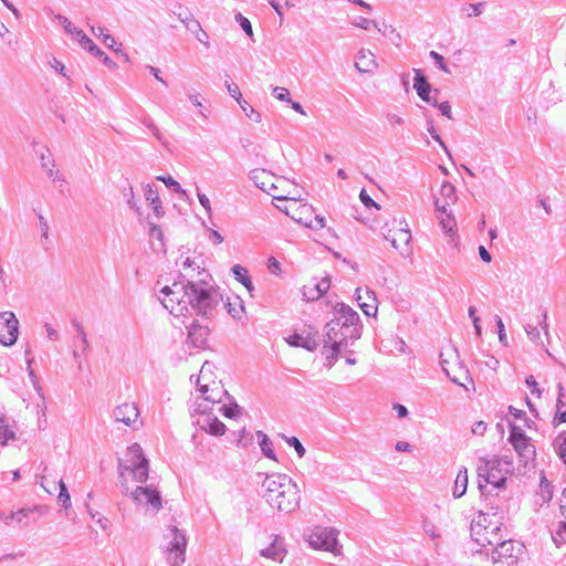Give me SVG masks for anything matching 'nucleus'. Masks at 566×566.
I'll use <instances>...</instances> for the list:
<instances>
[{
  "mask_svg": "<svg viewBox=\"0 0 566 566\" xmlns=\"http://www.w3.org/2000/svg\"><path fill=\"white\" fill-rule=\"evenodd\" d=\"M197 275L201 277L195 280L192 273L181 274V280L175 281L171 285H165L160 290L161 296L158 298L174 316H185L191 308L198 315L209 318L223 303L218 289L206 281L209 274L206 271H198Z\"/></svg>",
  "mask_w": 566,
  "mask_h": 566,
  "instance_id": "1",
  "label": "nucleus"
},
{
  "mask_svg": "<svg viewBox=\"0 0 566 566\" xmlns=\"http://www.w3.org/2000/svg\"><path fill=\"white\" fill-rule=\"evenodd\" d=\"M513 472L512 457L506 454L492 458L482 457L478 461V488L484 497L486 510L492 511L494 516L500 513V492L505 490L506 481Z\"/></svg>",
  "mask_w": 566,
  "mask_h": 566,
  "instance_id": "2",
  "label": "nucleus"
},
{
  "mask_svg": "<svg viewBox=\"0 0 566 566\" xmlns=\"http://www.w3.org/2000/svg\"><path fill=\"white\" fill-rule=\"evenodd\" d=\"M335 317L325 325L324 343L335 344L348 352V346L361 336V324L357 312L345 303H337L334 307ZM352 354L353 352L349 350Z\"/></svg>",
  "mask_w": 566,
  "mask_h": 566,
  "instance_id": "3",
  "label": "nucleus"
},
{
  "mask_svg": "<svg viewBox=\"0 0 566 566\" xmlns=\"http://www.w3.org/2000/svg\"><path fill=\"white\" fill-rule=\"evenodd\" d=\"M261 488L263 497L272 507L285 513L298 507L300 490L289 475L269 474L264 478Z\"/></svg>",
  "mask_w": 566,
  "mask_h": 566,
  "instance_id": "4",
  "label": "nucleus"
},
{
  "mask_svg": "<svg viewBox=\"0 0 566 566\" xmlns=\"http://www.w3.org/2000/svg\"><path fill=\"white\" fill-rule=\"evenodd\" d=\"M480 525L473 528V541L482 548L491 546V560L493 564H505L507 566H523L525 548L522 544L512 539H503L494 535V541L489 539L483 533Z\"/></svg>",
  "mask_w": 566,
  "mask_h": 566,
  "instance_id": "5",
  "label": "nucleus"
},
{
  "mask_svg": "<svg viewBox=\"0 0 566 566\" xmlns=\"http://www.w3.org/2000/svg\"><path fill=\"white\" fill-rule=\"evenodd\" d=\"M148 460L143 454V449L138 443H133L127 448L126 459L118 460V480L122 492L127 495L129 491L128 476L137 483H144L148 479Z\"/></svg>",
  "mask_w": 566,
  "mask_h": 566,
  "instance_id": "6",
  "label": "nucleus"
},
{
  "mask_svg": "<svg viewBox=\"0 0 566 566\" xmlns=\"http://www.w3.org/2000/svg\"><path fill=\"white\" fill-rule=\"evenodd\" d=\"M253 184L262 191L270 195L273 199L280 201L290 200V191L286 189L291 185L287 179L275 176L266 169H253L249 175Z\"/></svg>",
  "mask_w": 566,
  "mask_h": 566,
  "instance_id": "7",
  "label": "nucleus"
},
{
  "mask_svg": "<svg viewBox=\"0 0 566 566\" xmlns=\"http://www.w3.org/2000/svg\"><path fill=\"white\" fill-rule=\"evenodd\" d=\"M337 535V530L317 525L307 534V542L315 549H324L334 555H340L342 545L338 544Z\"/></svg>",
  "mask_w": 566,
  "mask_h": 566,
  "instance_id": "8",
  "label": "nucleus"
},
{
  "mask_svg": "<svg viewBox=\"0 0 566 566\" xmlns=\"http://www.w3.org/2000/svg\"><path fill=\"white\" fill-rule=\"evenodd\" d=\"M504 511L502 509V505H500V513L494 516L492 514V511L488 510V512L480 511L476 518H474L471 523V537L473 538V528L475 525H480V527L483 530L480 533H483L484 536H486L489 539L494 541V534H496V537H501V541H503L504 536L502 534V522Z\"/></svg>",
  "mask_w": 566,
  "mask_h": 566,
  "instance_id": "9",
  "label": "nucleus"
},
{
  "mask_svg": "<svg viewBox=\"0 0 566 566\" xmlns=\"http://www.w3.org/2000/svg\"><path fill=\"white\" fill-rule=\"evenodd\" d=\"M166 537L169 539L167 556L168 563L171 566H181L185 562L187 546V538L185 534L176 526H171L169 527Z\"/></svg>",
  "mask_w": 566,
  "mask_h": 566,
  "instance_id": "10",
  "label": "nucleus"
},
{
  "mask_svg": "<svg viewBox=\"0 0 566 566\" xmlns=\"http://www.w3.org/2000/svg\"><path fill=\"white\" fill-rule=\"evenodd\" d=\"M127 494L137 505L146 506L153 514H156L163 507L160 493L151 485L137 486L133 491L129 490Z\"/></svg>",
  "mask_w": 566,
  "mask_h": 566,
  "instance_id": "11",
  "label": "nucleus"
},
{
  "mask_svg": "<svg viewBox=\"0 0 566 566\" xmlns=\"http://www.w3.org/2000/svg\"><path fill=\"white\" fill-rule=\"evenodd\" d=\"M381 234L387 240L390 241L392 248L399 250L400 254L406 256L411 252V248L409 245L411 240L410 230L407 228H399L395 231L388 229L387 224L381 228Z\"/></svg>",
  "mask_w": 566,
  "mask_h": 566,
  "instance_id": "12",
  "label": "nucleus"
},
{
  "mask_svg": "<svg viewBox=\"0 0 566 566\" xmlns=\"http://www.w3.org/2000/svg\"><path fill=\"white\" fill-rule=\"evenodd\" d=\"M209 406L207 403H199L195 411L201 416L197 420V424L201 430L212 434L222 436L226 432V426L217 417L208 413Z\"/></svg>",
  "mask_w": 566,
  "mask_h": 566,
  "instance_id": "13",
  "label": "nucleus"
},
{
  "mask_svg": "<svg viewBox=\"0 0 566 566\" xmlns=\"http://www.w3.org/2000/svg\"><path fill=\"white\" fill-rule=\"evenodd\" d=\"M509 441L521 458L531 459L535 454V448L525 432L515 424L510 427Z\"/></svg>",
  "mask_w": 566,
  "mask_h": 566,
  "instance_id": "14",
  "label": "nucleus"
},
{
  "mask_svg": "<svg viewBox=\"0 0 566 566\" xmlns=\"http://www.w3.org/2000/svg\"><path fill=\"white\" fill-rule=\"evenodd\" d=\"M440 364H441L443 371L446 373V375L450 378V380L452 382L464 387L467 390H470L468 388V386L463 382V380L469 381L472 385V389L474 390L473 379L470 375L469 369L462 361H459L457 364V366H454L453 368H450L448 360L444 359L443 354H441Z\"/></svg>",
  "mask_w": 566,
  "mask_h": 566,
  "instance_id": "15",
  "label": "nucleus"
},
{
  "mask_svg": "<svg viewBox=\"0 0 566 566\" xmlns=\"http://www.w3.org/2000/svg\"><path fill=\"white\" fill-rule=\"evenodd\" d=\"M113 417L116 422H123L133 429L138 428L139 410L135 403L125 402L117 406L113 411Z\"/></svg>",
  "mask_w": 566,
  "mask_h": 566,
  "instance_id": "16",
  "label": "nucleus"
},
{
  "mask_svg": "<svg viewBox=\"0 0 566 566\" xmlns=\"http://www.w3.org/2000/svg\"><path fill=\"white\" fill-rule=\"evenodd\" d=\"M0 324H2L7 331V335L0 334V343L4 346H11L18 339L19 321L14 313L9 311L0 313Z\"/></svg>",
  "mask_w": 566,
  "mask_h": 566,
  "instance_id": "17",
  "label": "nucleus"
},
{
  "mask_svg": "<svg viewBox=\"0 0 566 566\" xmlns=\"http://www.w3.org/2000/svg\"><path fill=\"white\" fill-rule=\"evenodd\" d=\"M331 287L328 277L321 280L313 279L308 284L303 286V298L307 302H313L322 297Z\"/></svg>",
  "mask_w": 566,
  "mask_h": 566,
  "instance_id": "18",
  "label": "nucleus"
},
{
  "mask_svg": "<svg viewBox=\"0 0 566 566\" xmlns=\"http://www.w3.org/2000/svg\"><path fill=\"white\" fill-rule=\"evenodd\" d=\"M356 301L367 316H375L377 313V298L375 292L369 289L357 287L355 291Z\"/></svg>",
  "mask_w": 566,
  "mask_h": 566,
  "instance_id": "19",
  "label": "nucleus"
},
{
  "mask_svg": "<svg viewBox=\"0 0 566 566\" xmlns=\"http://www.w3.org/2000/svg\"><path fill=\"white\" fill-rule=\"evenodd\" d=\"M458 196L455 187L449 182H442L439 191V197L436 199V208L438 212H447L448 207L457 202Z\"/></svg>",
  "mask_w": 566,
  "mask_h": 566,
  "instance_id": "20",
  "label": "nucleus"
},
{
  "mask_svg": "<svg viewBox=\"0 0 566 566\" xmlns=\"http://www.w3.org/2000/svg\"><path fill=\"white\" fill-rule=\"evenodd\" d=\"M271 537L272 541L270 545L260 549V555L264 558L282 563L287 553L284 539L279 535H272Z\"/></svg>",
  "mask_w": 566,
  "mask_h": 566,
  "instance_id": "21",
  "label": "nucleus"
},
{
  "mask_svg": "<svg viewBox=\"0 0 566 566\" xmlns=\"http://www.w3.org/2000/svg\"><path fill=\"white\" fill-rule=\"evenodd\" d=\"M210 331L208 326L191 323L188 327V339L196 348H205L208 344Z\"/></svg>",
  "mask_w": 566,
  "mask_h": 566,
  "instance_id": "22",
  "label": "nucleus"
},
{
  "mask_svg": "<svg viewBox=\"0 0 566 566\" xmlns=\"http://www.w3.org/2000/svg\"><path fill=\"white\" fill-rule=\"evenodd\" d=\"M355 67L360 73H371L377 67L375 55L369 51L361 49L356 54Z\"/></svg>",
  "mask_w": 566,
  "mask_h": 566,
  "instance_id": "23",
  "label": "nucleus"
},
{
  "mask_svg": "<svg viewBox=\"0 0 566 566\" xmlns=\"http://www.w3.org/2000/svg\"><path fill=\"white\" fill-rule=\"evenodd\" d=\"M41 167L46 171V175L52 181H64V178L57 170H55V160L50 156V151L46 147H42L39 151Z\"/></svg>",
  "mask_w": 566,
  "mask_h": 566,
  "instance_id": "24",
  "label": "nucleus"
},
{
  "mask_svg": "<svg viewBox=\"0 0 566 566\" xmlns=\"http://www.w3.org/2000/svg\"><path fill=\"white\" fill-rule=\"evenodd\" d=\"M72 325L76 331V338L78 340V344H75L74 346L73 357L74 359H78L81 356H85L87 354L90 349V344L83 325L77 321H73Z\"/></svg>",
  "mask_w": 566,
  "mask_h": 566,
  "instance_id": "25",
  "label": "nucleus"
},
{
  "mask_svg": "<svg viewBox=\"0 0 566 566\" xmlns=\"http://www.w3.org/2000/svg\"><path fill=\"white\" fill-rule=\"evenodd\" d=\"M415 71V78H413V87L418 94V96L427 102H431V85L428 83L426 76L421 73L420 70H413Z\"/></svg>",
  "mask_w": 566,
  "mask_h": 566,
  "instance_id": "26",
  "label": "nucleus"
},
{
  "mask_svg": "<svg viewBox=\"0 0 566 566\" xmlns=\"http://www.w3.org/2000/svg\"><path fill=\"white\" fill-rule=\"evenodd\" d=\"M144 195H145L146 201L149 202L155 214L157 217H160L164 212H163V207H161V200L159 198V195H158V191H157V188L155 187V185H150V184L146 185V187L144 189Z\"/></svg>",
  "mask_w": 566,
  "mask_h": 566,
  "instance_id": "27",
  "label": "nucleus"
},
{
  "mask_svg": "<svg viewBox=\"0 0 566 566\" xmlns=\"http://www.w3.org/2000/svg\"><path fill=\"white\" fill-rule=\"evenodd\" d=\"M91 31L92 33L101 39L102 43L108 48V49H112L114 50L116 53H119L120 52V49L119 48H116V40L114 39L113 35H111L107 30L104 28V27H101V25H92L91 27Z\"/></svg>",
  "mask_w": 566,
  "mask_h": 566,
  "instance_id": "28",
  "label": "nucleus"
},
{
  "mask_svg": "<svg viewBox=\"0 0 566 566\" xmlns=\"http://www.w3.org/2000/svg\"><path fill=\"white\" fill-rule=\"evenodd\" d=\"M468 470L465 467H461L458 471L452 492L455 499H459L465 494L468 489Z\"/></svg>",
  "mask_w": 566,
  "mask_h": 566,
  "instance_id": "29",
  "label": "nucleus"
},
{
  "mask_svg": "<svg viewBox=\"0 0 566 566\" xmlns=\"http://www.w3.org/2000/svg\"><path fill=\"white\" fill-rule=\"evenodd\" d=\"M291 207L294 208L291 213V218L296 222H298L297 217L312 218V214L314 213L312 206L300 203L295 199H291Z\"/></svg>",
  "mask_w": 566,
  "mask_h": 566,
  "instance_id": "30",
  "label": "nucleus"
},
{
  "mask_svg": "<svg viewBox=\"0 0 566 566\" xmlns=\"http://www.w3.org/2000/svg\"><path fill=\"white\" fill-rule=\"evenodd\" d=\"M256 436L262 453L269 459L276 460L271 439L262 431H258Z\"/></svg>",
  "mask_w": 566,
  "mask_h": 566,
  "instance_id": "31",
  "label": "nucleus"
},
{
  "mask_svg": "<svg viewBox=\"0 0 566 566\" xmlns=\"http://www.w3.org/2000/svg\"><path fill=\"white\" fill-rule=\"evenodd\" d=\"M235 280H238L239 282H241L249 292H251L253 290V284H252V281L249 276V273H248V270L240 265V264H235L234 266H232L231 269Z\"/></svg>",
  "mask_w": 566,
  "mask_h": 566,
  "instance_id": "32",
  "label": "nucleus"
},
{
  "mask_svg": "<svg viewBox=\"0 0 566 566\" xmlns=\"http://www.w3.org/2000/svg\"><path fill=\"white\" fill-rule=\"evenodd\" d=\"M33 512H40L42 513V507L41 506H32V507H23V509H20L18 510L17 512H12L10 513L9 515H4V520L3 522L9 525L13 520H15L18 523H21V518H20V515H23V516H30V514H32Z\"/></svg>",
  "mask_w": 566,
  "mask_h": 566,
  "instance_id": "33",
  "label": "nucleus"
},
{
  "mask_svg": "<svg viewBox=\"0 0 566 566\" xmlns=\"http://www.w3.org/2000/svg\"><path fill=\"white\" fill-rule=\"evenodd\" d=\"M224 306L228 308V313L234 319H240L242 317V313L244 312V305L239 296H235L232 301L228 298V302L227 304H224Z\"/></svg>",
  "mask_w": 566,
  "mask_h": 566,
  "instance_id": "34",
  "label": "nucleus"
},
{
  "mask_svg": "<svg viewBox=\"0 0 566 566\" xmlns=\"http://www.w3.org/2000/svg\"><path fill=\"white\" fill-rule=\"evenodd\" d=\"M198 389L202 394L203 400L206 402L214 403L220 400V390L217 386L214 388H210V385L208 382H205L198 386Z\"/></svg>",
  "mask_w": 566,
  "mask_h": 566,
  "instance_id": "35",
  "label": "nucleus"
},
{
  "mask_svg": "<svg viewBox=\"0 0 566 566\" xmlns=\"http://www.w3.org/2000/svg\"><path fill=\"white\" fill-rule=\"evenodd\" d=\"M326 350V366L332 367L335 361L338 359L342 353H346L343 347L337 346L335 344H327V347L324 346Z\"/></svg>",
  "mask_w": 566,
  "mask_h": 566,
  "instance_id": "36",
  "label": "nucleus"
},
{
  "mask_svg": "<svg viewBox=\"0 0 566 566\" xmlns=\"http://www.w3.org/2000/svg\"><path fill=\"white\" fill-rule=\"evenodd\" d=\"M439 213H440V216L438 218L440 219V226H441L442 230L446 233L451 234L454 231L455 226H457L451 211L447 210V212H439Z\"/></svg>",
  "mask_w": 566,
  "mask_h": 566,
  "instance_id": "37",
  "label": "nucleus"
},
{
  "mask_svg": "<svg viewBox=\"0 0 566 566\" xmlns=\"http://www.w3.org/2000/svg\"><path fill=\"white\" fill-rule=\"evenodd\" d=\"M297 218H298V223H302L305 227L313 229V230L323 229L325 227V218L322 216H318V214H315V216L312 214V218H303V217H297Z\"/></svg>",
  "mask_w": 566,
  "mask_h": 566,
  "instance_id": "38",
  "label": "nucleus"
},
{
  "mask_svg": "<svg viewBox=\"0 0 566 566\" xmlns=\"http://www.w3.org/2000/svg\"><path fill=\"white\" fill-rule=\"evenodd\" d=\"M56 19L63 25L64 31L70 34L75 41L84 33L81 29L76 28L71 21L64 15H57Z\"/></svg>",
  "mask_w": 566,
  "mask_h": 566,
  "instance_id": "39",
  "label": "nucleus"
},
{
  "mask_svg": "<svg viewBox=\"0 0 566 566\" xmlns=\"http://www.w3.org/2000/svg\"><path fill=\"white\" fill-rule=\"evenodd\" d=\"M13 438L14 432L10 429L7 418L0 413V444H7Z\"/></svg>",
  "mask_w": 566,
  "mask_h": 566,
  "instance_id": "40",
  "label": "nucleus"
},
{
  "mask_svg": "<svg viewBox=\"0 0 566 566\" xmlns=\"http://www.w3.org/2000/svg\"><path fill=\"white\" fill-rule=\"evenodd\" d=\"M157 180L164 182L167 188L171 189L174 192L187 197V192L181 188L180 184L176 181L171 176H157Z\"/></svg>",
  "mask_w": 566,
  "mask_h": 566,
  "instance_id": "41",
  "label": "nucleus"
},
{
  "mask_svg": "<svg viewBox=\"0 0 566 566\" xmlns=\"http://www.w3.org/2000/svg\"><path fill=\"white\" fill-rule=\"evenodd\" d=\"M224 86H226L228 93L230 94V96H232L239 103L242 111H247V107H245L247 101L242 98V94L240 92L239 86L234 83H230L228 80H226Z\"/></svg>",
  "mask_w": 566,
  "mask_h": 566,
  "instance_id": "42",
  "label": "nucleus"
},
{
  "mask_svg": "<svg viewBox=\"0 0 566 566\" xmlns=\"http://www.w3.org/2000/svg\"><path fill=\"white\" fill-rule=\"evenodd\" d=\"M187 97H188V99L191 102V104L193 106L199 108V115L202 118L207 119L208 118V112H207V108L203 107V105H202V102H201L202 97H201L200 93L195 92V91L188 92L187 93Z\"/></svg>",
  "mask_w": 566,
  "mask_h": 566,
  "instance_id": "43",
  "label": "nucleus"
},
{
  "mask_svg": "<svg viewBox=\"0 0 566 566\" xmlns=\"http://www.w3.org/2000/svg\"><path fill=\"white\" fill-rule=\"evenodd\" d=\"M213 365L209 361H205L201 366L200 374L197 377V385L200 386L205 382H210L212 376Z\"/></svg>",
  "mask_w": 566,
  "mask_h": 566,
  "instance_id": "44",
  "label": "nucleus"
},
{
  "mask_svg": "<svg viewBox=\"0 0 566 566\" xmlns=\"http://www.w3.org/2000/svg\"><path fill=\"white\" fill-rule=\"evenodd\" d=\"M484 7H485L484 2L470 3V4L465 6V7H463L461 11L468 18L479 17V15L482 14Z\"/></svg>",
  "mask_w": 566,
  "mask_h": 566,
  "instance_id": "45",
  "label": "nucleus"
},
{
  "mask_svg": "<svg viewBox=\"0 0 566 566\" xmlns=\"http://www.w3.org/2000/svg\"><path fill=\"white\" fill-rule=\"evenodd\" d=\"M181 22L185 24L187 30L195 34L201 31L200 22L196 20L190 12H187V15L185 18H181Z\"/></svg>",
  "mask_w": 566,
  "mask_h": 566,
  "instance_id": "46",
  "label": "nucleus"
},
{
  "mask_svg": "<svg viewBox=\"0 0 566 566\" xmlns=\"http://www.w3.org/2000/svg\"><path fill=\"white\" fill-rule=\"evenodd\" d=\"M282 439L292 448L295 449L298 458H303L305 455V448L301 443V441L296 437H286L285 434H282Z\"/></svg>",
  "mask_w": 566,
  "mask_h": 566,
  "instance_id": "47",
  "label": "nucleus"
},
{
  "mask_svg": "<svg viewBox=\"0 0 566 566\" xmlns=\"http://www.w3.org/2000/svg\"><path fill=\"white\" fill-rule=\"evenodd\" d=\"M59 488H60V493H59L57 499L62 503V506L64 509H69L71 506V496H70V493H69L67 488H66L65 483L63 482V480L59 481Z\"/></svg>",
  "mask_w": 566,
  "mask_h": 566,
  "instance_id": "48",
  "label": "nucleus"
},
{
  "mask_svg": "<svg viewBox=\"0 0 566 566\" xmlns=\"http://www.w3.org/2000/svg\"><path fill=\"white\" fill-rule=\"evenodd\" d=\"M430 57L434 61L436 65L441 70L443 71L444 73L447 74H450L451 71L449 70L446 61H444V57L439 54L438 52L436 51H430L429 53Z\"/></svg>",
  "mask_w": 566,
  "mask_h": 566,
  "instance_id": "49",
  "label": "nucleus"
},
{
  "mask_svg": "<svg viewBox=\"0 0 566 566\" xmlns=\"http://www.w3.org/2000/svg\"><path fill=\"white\" fill-rule=\"evenodd\" d=\"M524 329H525L530 340H532L533 343H536V344L538 342H541V333H539V329H538L537 326H533L531 324H526L524 326Z\"/></svg>",
  "mask_w": 566,
  "mask_h": 566,
  "instance_id": "50",
  "label": "nucleus"
},
{
  "mask_svg": "<svg viewBox=\"0 0 566 566\" xmlns=\"http://www.w3.org/2000/svg\"><path fill=\"white\" fill-rule=\"evenodd\" d=\"M220 411L227 418H235L240 412V407L237 403L220 407Z\"/></svg>",
  "mask_w": 566,
  "mask_h": 566,
  "instance_id": "51",
  "label": "nucleus"
},
{
  "mask_svg": "<svg viewBox=\"0 0 566 566\" xmlns=\"http://www.w3.org/2000/svg\"><path fill=\"white\" fill-rule=\"evenodd\" d=\"M353 23H354V25L361 28L364 30H370L371 28H377V24L375 21L369 20L364 17H358L357 19H355V21Z\"/></svg>",
  "mask_w": 566,
  "mask_h": 566,
  "instance_id": "52",
  "label": "nucleus"
},
{
  "mask_svg": "<svg viewBox=\"0 0 566 566\" xmlns=\"http://www.w3.org/2000/svg\"><path fill=\"white\" fill-rule=\"evenodd\" d=\"M272 93H273L274 97L277 98L279 101L291 102L290 92L285 87L276 86L273 88Z\"/></svg>",
  "mask_w": 566,
  "mask_h": 566,
  "instance_id": "53",
  "label": "nucleus"
},
{
  "mask_svg": "<svg viewBox=\"0 0 566 566\" xmlns=\"http://www.w3.org/2000/svg\"><path fill=\"white\" fill-rule=\"evenodd\" d=\"M237 21L240 23V25H241V28L243 29V31H244L249 36H252L253 31H252L251 22H250L245 17H243L241 13H239V14L237 15Z\"/></svg>",
  "mask_w": 566,
  "mask_h": 566,
  "instance_id": "54",
  "label": "nucleus"
},
{
  "mask_svg": "<svg viewBox=\"0 0 566 566\" xmlns=\"http://www.w3.org/2000/svg\"><path fill=\"white\" fill-rule=\"evenodd\" d=\"M428 132L432 136V138L434 140H437L439 143V145L449 154L446 144L441 139L440 135L437 133V130H436V128H434V126H433L431 120L428 123Z\"/></svg>",
  "mask_w": 566,
  "mask_h": 566,
  "instance_id": "55",
  "label": "nucleus"
},
{
  "mask_svg": "<svg viewBox=\"0 0 566 566\" xmlns=\"http://www.w3.org/2000/svg\"><path fill=\"white\" fill-rule=\"evenodd\" d=\"M496 327H497V334H499V340L501 344L506 345V334L503 321L500 316H496Z\"/></svg>",
  "mask_w": 566,
  "mask_h": 566,
  "instance_id": "56",
  "label": "nucleus"
},
{
  "mask_svg": "<svg viewBox=\"0 0 566 566\" xmlns=\"http://www.w3.org/2000/svg\"><path fill=\"white\" fill-rule=\"evenodd\" d=\"M143 124L153 133V135L158 139V140H161L163 139V135L161 133L159 132L158 127L154 124L153 120L150 119H147V118H144L143 119Z\"/></svg>",
  "mask_w": 566,
  "mask_h": 566,
  "instance_id": "57",
  "label": "nucleus"
},
{
  "mask_svg": "<svg viewBox=\"0 0 566 566\" xmlns=\"http://www.w3.org/2000/svg\"><path fill=\"white\" fill-rule=\"evenodd\" d=\"M359 199L364 203L365 207H376L379 209L380 207L369 197L365 189H363L359 193Z\"/></svg>",
  "mask_w": 566,
  "mask_h": 566,
  "instance_id": "58",
  "label": "nucleus"
},
{
  "mask_svg": "<svg viewBox=\"0 0 566 566\" xmlns=\"http://www.w3.org/2000/svg\"><path fill=\"white\" fill-rule=\"evenodd\" d=\"M77 42L80 43V45L86 50V51H91L93 49V46L95 45V43L85 34L83 33L80 39H77Z\"/></svg>",
  "mask_w": 566,
  "mask_h": 566,
  "instance_id": "59",
  "label": "nucleus"
},
{
  "mask_svg": "<svg viewBox=\"0 0 566 566\" xmlns=\"http://www.w3.org/2000/svg\"><path fill=\"white\" fill-rule=\"evenodd\" d=\"M305 339L306 338H304L303 336H301L298 334H293V335L289 336V338H286V342L291 346L302 347V345H304L303 343L305 342Z\"/></svg>",
  "mask_w": 566,
  "mask_h": 566,
  "instance_id": "60",
  "label": "nucleus"
},
{
  "mask_svg": "<svg viewBox=\"0 0 566 566\" xmlns=\"http://www.w3.org/2000/svg\"><path fill=\"white\" fill-rule=\"evenodd\" d=\"M245 107H247V111H243V112L250 119L254 120L255 123H260L262 120L261 114L258 111H255L253 107H251L248 103H247Z\"/></svg>",
  "mask_w": 566,
  "mask_h": 566,
  "instance_id": "61",
  "label": "nucleus"
},
{
  "mask_svg": "<svg viewBox=\"0 0 566 566\" xmlns=\"http://www.w3.org/2000/svg\"><path fill=\"white\" fill-rule=\"evenodd\" d=\"M527 387L531 389L532 394L537 395L538 397L542 395L541 389L538 388V384L533 376H528L525 380Z\"/></svg>",
  "mask_w": 566,
  "mask_h": 566,
  "instance_id": "62",
  "label": "nucleus"
},
{
  "mask_svg": "<svg viewBox=\"0 0 566 566\" xmlns=\"http://www.w3.org/2000/svg\"><path fill=\"white\" fill-rule=\"evenodd\" d=\"M558 388V397L556 401V410H560L564 406H566V395L563 392L564 388L562 384L557 385Z\"/></svg>",
  "mask_w": 566,
  "mask_h": 566,
  "instance_id": "63",
  "label": "nucleus"
},
{
  "mask_svg": "<svg viewBox=\"0 0 566 566\" xmlns=\"http://www.w3.org/2000/svg\"><path fill=\"white\" fill-rule=\"evenodd\" d=\"M197 196L199 199L200 205L205 208V210L210 214L211 213V205L209 198L199 191V188H197Z\"/></svg>",
  "mask_w": 566,
  "mask_h": 566,
  "instance_id": "64",
  "label": "nucleus"
}]
</instances>
